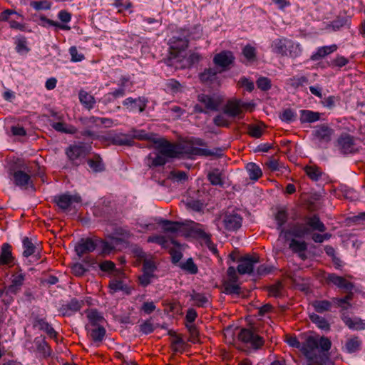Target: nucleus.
Instances as JSON below:
<instances>
[{
    "label": "nucleus",
    "instance_id": "nucleus-6",
    "mask_svg": "<svg viewBox=\"0 0 365 365\" xmlns=\"http://www.w3.org/2000/svg\"><path fill=\"white\" fill-rule=\"evenodd\" d=\"M240 341L245 343L251 344L252 346L255 349H259L264 344V339L259 336L255 331L250 329H242L238 334Z\"/></svg>",
    "mask_w": 365,
    "mask_h": 365
},
{
    "label": "nucleus",
    "instance_id": "nucleus-19",
    "mask_svg": "<svg viewBox=\"0 0 365 365\" xmlns=\"http://www.w3.org/2000/svg\"><path fill=\"white\" fill-rule=\"evenodd\" d=\"M318 341L312 336L308 337L306 343L302 348V350L303 351L304 354L307 357V360L317 356L315 354V351L318 349Z\"/></svg>",
    "mask_w": 365,
    "mask_h": 365
},
{
    "label": "nucleus",
    "instance_id": "nucleus-13",
    "mask_svg": "<svg viewBox=\"0 0 365 365\" xmlns=\"http://www.w3.org/2000/svg\"><path fill=\"white\" fill-rule=\"evenodd\" d=\"M363 341L361 338L356 335L347 337L341 349L343 351L351 354L359 352L361 350Z\"/></svg>",
    "mask_w": 365,
    "mask_h": 365
},
{
    "label": "nucleus",
    "instance_id": "nucleus-50",
    "mask_svg": "<svg viewBox=\"0 0 365 365\" xmlns=\"http://www.w3.org/2000/svg\"><path fill=\"white\" fill-rule=\"evenodd\" d=\"M226 113H222L217 115L213 118V123L215 125L219 127H228L230 125V121L226 117Z\"/></svg>",
    "mask_w": 365,
    "mask_h": 365
},
{
    "label": "nucleus",
    "instance_id": "nucleus-25",
    "mask_svg": "<svg viewBox=\"0 0 365 365\" xmlns=\"http://www.w3.org/2000/svg\"><path fill=\"white\" fill-rule=\"evenodd\" d=\"M328 279L334 284L336 285L340 288H343L346 291H351L354 288V284L351 282H348L344 277L337 276L336 274H330Z\"/></svg>",
    "mask_w": 365,
    "mask_h": 365
},
{
    "label": "nucleus",
    "instance_id": "nucleus-56",
    "mask_svg": "<svg viewBox=\"0 0 365 365\" xmlns=\"http://www.w3.org/2000/svg\"><path fill=\"white\" fill-rule=\"evenodd\" d=\"M244 56L249 61H255L256 58V50L254 47L247 45L242 50Z\"/></svg>",
    "mask_w": 365,
    "mask_h": 365
},
{
    "label": "nucleus",
    "instance_id": "nucleus-63",
    "mask_svg": "<svg viewBox=\"0 0 365 365\" xmlns=\"http://www.w3.org/2000/svg\"><path fill=\"white\" fill-rule=\"evenodd\" d=\"M186 206L194 211H200L203 207V204L200 200H189L186 202Z\"/></svg>",
    "mask_w": 365,
    "mask_h": 365
},
{
    "label": "nucleus",
    "instance_id": "nucleus-60",
    "mask_svg": "<svg viewBox=\"0 0 365 365\" xmlns=\"http://www.w3.org/2000/svg\"><path fill=\"white\" fill-rule=\"evenodd\" d=\"M257 87L262 91H267L271 88V81L268 78L260 77L257 81Z\"/></svg>",
    "mask_w": 365,
    "mask_h": 365
},
{
    "label": "nucleus",
    "instance_id": "nucleus-37",
    "mask_svg": "<svg viewBox=\"0 0 365 365\" xmlns=\"http://www.w3.org/2000/svg\"><path fill=\"white\" fill-rule=\"evenodd\" d=\"M249 177L252 180H257L262 175L260 168L254 163H249L246 165Z\"/></svg>",
    "mask_w": 365,
    "mask_h": 365
},
{
    "label": "nucleus",
    "instance_id": "nucleus-39",
    "mask_svg": "<svg viewBox=\"0 0 365 365\" xmlns=\"http://www.w3.org/2000/svg\"><path fill=\"white\" fill-rule=\"evenodd\" d=\"M22 243L24 249L23 252L24 257H28L35 254L37 247L32 242L31 239L26 237L23 239Z\"/></svg>",
    "mask_w": 365,
    "mask_h": 365
},
{
    "label": "nucleus",
    "instance_id": "nucleus-8",
    "mask_svg": "<svg viewBox=\"0 0 365 365\" xmlns=\"http://www.w3.org/2000/svg\"><path fill=\"white\" fill-rule=\"evenodd\" d=\"M86 329L94 342H101L106 336L105 327L99 321H89L85 326Z\"/></svg>",
    "mask_w": 365,
    "mask_h": 365
},
{
    "label": "nucleus",
    "instance_id": "nucleus-33",
    "mask_svg": "<svg viewBox=\"0 0 365 365\" xmlns=\"http://www.w3.org/2000/svg\"><path fill=\"white\" fill-rule=\"evenodd\" d=\"M201 58L200 55L198 53L192 52L190 53L189 56L187 58H185V55L184 54V58H182V61L180 62V65L178 66V68H189L194 65L195 63H197L200 61Z\"/></svg>",
    "mask_w": 365,
    "mask_h": 365
},
{
    "label": "nucleus",
    "instance_id": "nucleus-64",
    "mask_svg": "<svg viewBox=\"0 0 365 365\" xmlns=\"http://www.w3.org/2000/svg\"><path fill=\"white\" fill-rule=\"evenodd\" d=\"M71 269L73 274L78 277L83 276L85 274V272L88 270L87 268H86L83 264L80 263L74 264L71 267Z\"/></svg>",
    "mask_w": 365,
    "mask_h": 365
},
{
    "label": "nucleus",
    "instance_id": "nucleus-52",
    "mask_svg": "<svg viewBox=\"0 0 365 365\" xmlns=\"http://www.w3.org/2000/svg\"><path fill=\"white\" fill-rule=\"evenodd\" d=\"M247 129L249 135L253 138H259L263 133V130L259 125H248Z\"/></svg>",
    "mask_w": 365,
    "mask_h": 365
},
{
    "label": "nucleus",
    "instance_id": "nucleus-27",
    "mask_svg": "<svg viewBox=\"0 0 365 365\" xmlns=\"http://www.w3.org/2000/svg\"><path fill=\"white\" fill-rule=\"evenodd\" d=\"M163 226L164 230L168 232L175 233L181 230L184 226L183 222L170 221L168 220H161L159 222Z\"/></svg>",
    "mask_w": 365,
    "mask_h": 365
},
{
    "label": "nucleus",
    "instance_id": "nucleus-16",
    "mask_svg": "<svg viewBox=\"0 0 365 365\" xmlns=\"http://www.w3.org/2000/svg\"><path fill=\"white\" fill-rule=\"evenodd\" d=\"M147 103L148 100L144 97H139L138 98L129 97L123 102V105L125 106L129 111L138 110L140 113H142L145 110Z\"/></svg>",
    "mask_w": 365,
    "mask_h": 365
},
{
    "label": "nucleus",
    "instance_id": "nucleus-5",
    "mask_svg": "<svg viewBox=\"0 0 365 365\" xmlns=\"http://www.w3.org/2000/svg\"><path fill=\"white\" fill-rule=\"evenodd\" d=\"M153 143L156 145L158 152L166 159L176 158L181 153L176 145L164 138H155L153 140Z\"/></svg>",
    "mask_w": 365,
    "mask_h": 365
},
{
    "label": "nucleus",
    "instance_id": "nucleus-35",
    "mask_svg": "<svg viewBox=\"0 0 365 365\" xmlns=\"http://www.w3.org/2000/svg\"><path fill=\"white\" fill-rule=\"evenodd\" d=\"M14 180L16 185L24 187L29 185L31 177L24 171L18 170L14 173Z\"/></svg>",
    "mask_w": 365,
    "mask_h": 365
},
{
    "label": "nucleus",
    "instance_id": "nucleus-10",
    "mask_svg": "<svg viewBox=\"0 0 365 365\" xmlns=\"http://www.w3.org/2000/svg\"><path fill=\"white\" fill-rule=\"evenodd\" d=\"M250 105L240 99L229 101L224 106V113L230 117L235 118L242 113V108H248Z\"/></svg>",
    "mask_w": 365,
    "mask_h": 365
},
{
    "label": "nucleus",
    "instance_id": "nucleus-15",
    "mask_svg": "<svg viewBox=\"0 0 365 365\" xmlns=\"http://www.w3.org/2000/svg\"><path fill=\"white\" fill-rule=\"evenodd\" d=\"M168 334L171 337L170 343L172 350L175 353L184 352L187 346V344L183 339L182 334H178L173 329H169Z\"/></svg>",
    "mask_w": 365,
    "mask_h": 365
},
{
    "label": "nucleus",
    "instance_id": "nucleus-43",
    "mask_svg": "<svg viewBox=\"0 0 365 365\" xmlns=\"http://www.w3.org/2000/svg\"><path fill=\"white\" fill-rule=\"evenodd\" d=\"M51 126L56 131L63 133L74 134L77 131L76 128L72 125H70L68 128H66V124L62 122L53 123L51 124Z\"/></svg>",
    "mask_w": 365,
    "mask_h": 365
},
{
    "label": "nucleus",
    "instance_id": "nucleus-4",
    "mask_svg": "<svg viewBox=\"0 0 365 365\" xmlns=\"http://www.w3.org/2000/svg\"><path fill=\"white\" fill-rule=\"evenodd\" d=\"M336 146L343 155L352 154L359 151L354 136L346 133H341L338 138Z\"/></svg>",
    "mask_w": 365,
    "mask_h": 365
},
{
    "label": "nucleus",
    "instance_id": "nucleus-59",
    "mask_svg": "<svg viewBox=\"0 0 365 365\" xmlns=\"http://www.w3.org/2000/svg\"><path fill=\"white\" fill-rule=\"evenodd\" d=\"M237 85L245 88L249 92H252L255 88L254 83L246 77H242L239 80Z\"/></svg>",
    "mask_w": 365,
    "mask_h": 365
},
{
    "label": "nucleus",
    "instance_id": "nucleus-53",
    "mask_svg": "<svg viewBox=\"0 0 365 365\" xmlns=\"http://www.w3.org/2000/svg\"><path fill=\"white\" fill-rule=\"evenodd\" d=\"M310 232V230L304 225H300L293 228L292 234L294 237H302Z\"/></svg>",
    "mask_w": 365,
    "mask_h": 365
},
{
    "label": "nucleus",
    "instance_id": "nucleus-62",
    "mask_svg": "<svg viewBox=\"0 0 365 365\" xmlns=\"http://www.w3.org/2000/svg\"><path fill=\"white\" fill-rule=\"evenodd\" d=\"M289 81L291 86L296 88L307 83L308 78L306 76L293 77Z\"/></svg>",
    "mask_w": 365,
    "mask_h": 365
},
{
    "label": "nucleus",
    "instance_id": "nucleus-24",
    "mask_svg": "<svg viewBox=\"0 0 365 365\" xmlns=\"http://www.w3.org/2000/svg\"><path fill=\"white\" fill-rule=\"evenodd\" d=\"M34 344L36 346L37 351L43 357H47L51 354V349L46 341L45 338L40 336L34 339Z\"/></svg>",
    "mask_w": 365,
    "mask_h": 365
},
{
    "label": "nucleus",
    "instance_id": "nucleus-61",
    "mask_svg": "<svg viewBox=\"0 0 365 365\" xmlns=\"http://www.w3.org/2000/svg\"><path fill=\"white\" fill-rule=\"evenodd\" d=\"M14 296L13 294L9 293L4 288L0 289V298L6 305L10 304L14 301Z\"/></svg>",
    "mask_w": 365,
    "mask_h": 365
},
{
    "label": "nucleus",
    "instance_id": "nucleus-58",
    "mask_svg": "<svg viewBox=\"0 0 365 365\" xmlns=\"http://www.w3.org/2000/svg\"><path fill=\"white\" fill-rule=\"evenodd\" d=\"M31 6L36 10H46L51 8V4L47 0L31 2Z\"/></svg>",
    "mask_w": 365,
    "mask_h": 365
},
{
    "label": "nucleus",
    "instance_id": "nucleus-41",
    "mask_svg": "<svg viewBox=\"0 0 365 365\" xmlns=\"http://www.w3.org/2000/svg\"><path fill=\"white\" fill-rule=\"evenodd\" d=\"M333 301L329 302L327 300H315L312 302V304L314 309L319 313L329 311L332 305Z\"/></svg>",
    "mask_w": 365,
    "mask_h": 365
},
{
    "label": "nucleus",
    "instance_id": "nucleus-49",
    "mask_svg": "<svg viewBox=\"0 0 365 365\" xmlns=\"http://www.w3.org/2000/svg\"><path fill=\"white\" fill-rule=\"evenodd\" d=\"M133 138L139 140H150L153 142L155 140V135L153 133H146L144 130H133Z\"/></svg>",
    "mask_w": 365,
    "mask_h": 365
},
{
    "label": "nucleus",
    "instance_id": "nucleus-57",
    "mask_svg": "<svg viewBox=\"0 0 365 365\" xmlns=\"http://www.w3.org/2000/svg\"><path fill=\"white\" fill-rule=\"evenodd\" d=\"M199 224L196 225L195 227L192 229V232L196 234L200 238L204 240L205 242H209L211 235L205 232L202 228L199 227Z\"/></svg>",
    "mask_w": 365,
    "mask_h": 365
},
{
    "label": "nucleus",
    "instance_id": "nucleus-2",
    "mask_svg": "<svg viewBox=\"0 0 365 365\" xmlns=\"http://www.w3.org/2000/svg\"><path fill=\"white\" fill-rule=\"evenodd\" d=\"M334 134V129L324 123L315 126L312 132L314 140L317 141L318 146L322 148L327 147V145L331 141Z\"/></svg>",
    "mask_w": 365,
    "mask_h": 365
},
{
    "label": "nucleus",
    "instance_id": "nucleus-48",
    "mask_svg": "<svg viewBox=\"0 0 365 365\" xmlns=\"http://www.w3.org/2000/svg\"><path fill=\"white\" fill-rule=\"evenodd\" d=\"M305 171L309 178L314 181H317L322 174L320 170L317 167L314 166L306 167Z\"/></svg>",
    "mask_w": 365,
    "mask_h": 365
},
{
    "label": "nucleus",
    "instance_id": "nucleus-46",
    "mask_svg": "<svg viewBox=\"0 0 365 365\" xmlns=\"http://www.w3.org/2000/svg\"><path fill=\"white\" fill-rule=\"evenodd\" d=\"M288 218V215L284 210H280L275 215V220L277 223V229L283 232L282 226L285 224Z\"/></svg>",
    "mask_w": 365,
    "mask_h": 365
},
{
    "label": "nucleus",
    "instance_id": "nucleus-20",
    "mask_svg": "<svg viewBox=\"0 0 365 365\" xmlns=\"http://www.w3.org/2000/svg\"><path fill=\"white\" fill-rule=\"evenodd\" d=\"M289 247L294 253L297 254L301 259L305 260L307 258L305 254V251L307 250V244L304 241L292 239Z\"/></svg>",
    "mask_w": 365,
    "mask_h": 365
},
{
    "label": "nucleus",
    "instance_id": "nucleus-54",
    "mask_svg": "<svg viewBox=\"0 0 365 365\" xmlns=\"http://www.w3.org/2000/svg\"><path fill=\"white\" fill-rule=\"evenodd\" d=\"M237 282H227L225 283V293L227 294H239L240 287Z\"/></svg>",
    "mask_w": 365,
    "mask_h": 365
},
{
    "label": "nucleus",
    "instance_id": "nucleus-11",
    "mask_svg": "<svg viewBox=\"0 0 365 365\" xmlns=\"http://www.w3.org/2000/svg\"><path fill=\"white\" fill-rule=\"evenodd\" d=\"M97 248L96 238H82L75 247V251L79 257L91 252Z\"/></svg>",
    "mask_w": 365,
    "mask_h": 365
},
{
    "label": "nucleus",
    "instance_id": "nucleus-45",
    "mask_svg": "<svg viewBox=\"0 0 365 365\" xmlns=\"http://www.w3.org/2000/svg\"><path fill=\"white\" fill-rule=\"evenodd\" d=\"M141 323L138 325L139 330L144 334H148L154 331L155 329L158 328V325L152 323L151 321H138Z\"/></svg>",
    "mask_w": 365,
    "mask_h": 365
},
{
    "label": "nucleus",
    "instance_id": "nucleus-44",
    "mask_svg": "<svg viewBox=\"0 0 365 365\" xmlns=\"http://www.w3.org/2000/svg\"><path fill=\"white\" fill-rule=\"evenodd\" d=\"M289 43L287 45V55L294 58L299 56L302 51L300 44L291 39H289Z\"/></svg>",
    "mask_w": 365,
    "mask_h": 365
},
{
    "label": "nucleus",
    "instance_id": "nucleus-14",
    "mask_svg": "<svg viewBox=\"0 0 365 365\" xmlns=\"http://www.w3.org/2000/svg\"><path fill=\"white\" fill-rule=\"evenodd\" d=\"M234 56L232 52L228 51H222L216 54L213 58V63L221 68L220 69L222 72L228 68L234 61Z\"/></svg>",
    "mask_w": 365,
    "mask_h": 365
},
{
    "label": "nucleus",
    "instance_id": "nucleus-1",
    "mask_svg": "<svg viewBox=\"0 0 365 365\" xmlns=\"http://www.w3.org/2000/svg\"><path fill=\"white\" fill-rule=\"evenodd\" d=\"M189 36V31L182 29L169 40V55L164 59L168 66L178 68V63L182 61L185 50L188 47Z\"/></svg>",
    "mask_w": 365,
    "mask_h": 365
},
{
    "label": "nucleus",
    "instance_id": "nucleus-31",
    "mask_svg": "<svg viewBox=\"0 0 365 365\" xmlns=\"http://www.w3.org/2000/svg\"><path fill=\"white\" fill-rule=\"evenodd\" d=\"M185 326L190 333L188 341L195 344L199 341V331L195 321H186Z\"/></svg>",
    "mask_w": 365,
    "mask_h": 365
},
{
    "label": "nucleus",
    "instance_id": "nucleus-9",
    "mask_svg": "<svg viewBox=\"0 0 365 365\" xmlns=\"http://www.w3.org/2000/svg\"><path fill=\"white\" fill-rule=\"evenodd\" d=\"M259 262V257L246 255L239 260V264L237 268V272L240 274H254V265Z\"/></svg>",
    "mask_w": 365,
    "mask_h": 365
},
{
    "label": "nucleus",
    "instance_id": "nucleus-12",
    "mask_svg": "<svg viewBox=\"0 0 365 365\" xmlns=\"http://www.w3.org/2000/svg\"><path fill=\"white\" fill-rule=\"evenodd\" d=\"M225 228L228 231H236L242 225V217L236 212H227L222 220Z\"/></svg>",
    "mask_w": 365,
    "mask_h": 365
},
{
    "label": "nucleus",
    "instance_id": "nucleus-21",
    "mask_svg": "<svg viewBox=\"0 0 365 365\" xmlns=\"http://www.w3.org/2000/svg\"><path fill=\"white\" fill-rule=\"evenodd\" d=\"M289 43V39L287 38H277L272 43V51L282 56H287V45Z\"/></svg>",
    "mask_w": 365,
    "mask_h": 365
},
{
    "label": "nucleus",
    "instance_id": "nucleus-29",
    "mask_svg": "<svg viewBox=\"0 0 365 365\" xmlns=\"http://www.w3.org/2000/svg\"><path fill=\"white\" fill-rule=\"evenodd\" d=\"M207 179L212 185H219L222 187L224 185L222 173L220 169L215 168L207 174Z\"/></svg>",
    "mask_w": 365,
    "mask_h": 365
},
{
    "label": "nucleus",
    "instance_id": "nucleus-38",
    "mask_svg": "<svg viewBox=\"0 0 365 365\" xmlns=\"http://www.w3.org/2000/svg\"><path fill=\"white\" fill-rule=\"evenodd\" d=\"M168 162V159L162 155L159 152L155 154L154 156L150 155L148 157V165L149 167H157L164 165Z\"/></svg>",
    "mask_w": 365,
    "mask_h": 365
},
{
    "label": "nucleus",
    "instance_id": "nucleus-34",
    "mask_svg": "<svg viewBox=\"0 0 365 365\" xmlns=\"http://www.w3.org/2000/svg\"><path fill=\"white\" fill-rule=\"evenodd\" d=\"M112 144L116 145H131L133 143L132 138L128 135L120 133L116 134L110 138Z\"/></svg>",
    "mask_w": 365,
    "mask_h": 365
},
{
    "label": "nucleus",
    "instance_id": "nucleus-47",
    "mask_svg": "<svg viewBox=\"0 0 365 365\" xmlns=\"http://www.w3.org/2000/svg\"><path fill=\"white\" fill-rule=\"evenodd\" d=\"M181 269L185 270L190 274H195L197 273L198 269L197 265L194 263L192 258H189L186 260L185 262H183L180 264Z\"/></svg>",
    "mask_w": 365,
    "mask_h": 365
},
{
    "label": "nucleus",
    "instance_id": "nucleus-32",
    "mask_svg": "<svg viewBox=\"0 0 365 365\" xmlns=\"http://www.w3.org/2000/svg\"><path fill=\"white\" fill-rule=\"evenodd\" d=\"M307 225L310 227L312 230H317L321 232H323L327 230L324 224L320 220L319 217L316 215L307 219Z\"/></svg>",
    "mask_w": 365,
    "mask_h": 365
},
{
    "label": "nucleus",
    "instance_id": "nucleus-7",
    "mask_svg": "<svg viewBox=\"0 0 365 365\" xmlns=\"http://www.w3.org/2000/svg\"><path fill=\"white\" fill-rule=\"evenodd\" d=\"M88 153V148L83 145H70L66 150V154L73 165L78 166L81 159Z\"/></svg>",
    "mask_w": 365,
    "mask_h": 365
},
{
    "label": "nucleus",
    "instance_id": "nucleus-18",
    "mask_svg": "<svg viewBox=\"0 0 365 365\" xmlns=\"http://www.w3.org/2000/svg\"><path fill=\"white\" fill-rule=\"evenodd\" d=\"M197 100L205 106V108L207 111H217L218 110L220 105V101L219 98L203 93L198 95Z\"/></svg>",
    "mask_w": 365,
    "mask_h": 365
},
{
    "label": "nucleus",
    "instance_id": "nucleus-3",
    "mask_svg": "<svg viewBox=\"0 0 365 365\" xmlns=\"http://www.w3.org/2000/svg\"><path fill=\"white\" fill-rule=\"evenodd\" d=\"M53 200L63 211L74 210L82 202L81 197L78 194L71 195L69 192L56 195Z\"/></svg>",
    "mask_w": 365,
    "mask_h": 365
},
{
    "label": "nucleus",
    "instance_id": "nucleus-28",
    "mask_svg": "<svg viewBox=\"0 0 365 365\" xmlns=\"http://www.w3.org/2000/svg\"><path fill=\"white\" fill-rule=\"evenodd\" d=\"M320 118V113L314 112L309 110H300V121L304 123H314L319 120Z\"/></svg>",
    "mask_w": 365,
    "mask_h": 365
},
{
    "label": "nucleus",
    "instance_id": "nucleus-26",
    "mask_svg": "<svg viewBox=\"0 0 365 365\" xmlns=\"http://www.w3.org/2000/svg\"><path fill=\"white\" fill-rule=\"evenodd\" d=\"M34 327L46 332L50 338L57 339L58 333L46 321H35Z\"/></svg>",
    "mask_w": 365,
    "mask_h": 365
},
{
    "label": "nucleus",
    "instance_id": "nucleus-23",
    "mask_svg": "<svg viewBox=\"0 0 365 365\" xmlns=\"http://www.w3.org/2000/svg\"><path fill=\"white\" fill-rule=\"evenodd\" d=\"M221 72L218 68H209L200 73L199 77L202 83H212L217 79V75Z\"/></svg>",
    "mask_w": 365,
    "mask_h": 365
},
{
    "label": "nucleus",
    "instance_id": "nucleus-51",
    "mask_svg": "<svg viewBox=\"0 0 365 365\" xmlns=\"http://www.w3.org/2000/svg\"><path fill=\"white\" fill-rule=\"evenodd\" d=\"M88 164L90 166V168L96 173L101 172L105 169L104 165L99 157H98L96 160H88Z\"/></svg>",
    "mask_w": 365,
    "mask_h": 365
},
{
    "label": "nucleus",
    "instance_id": "nucleus-55",
    "mask_svg": "<svg viewBox=\"0 0 365 365\" xmlns=\"http://www.w3.org/2000/svg\"><path fill=\"white\" fill-rule=\"evenodd\" d=\"M346 325L352 330L361 331L365 329L364 321H345Z\"/></svg>",
    "mask_w": 365,
    "mask_h": 365
},
{
    "label": "nucleus",
    "instance_id": "nucleus-36",
    "mask_svg": "<svg viewBox=\"0 0 365 365\" xmlns=\"http://www.w3.org/2000/svg\"><path fill=\"white\" fill-rule=\"evenodd\" d=\"M80 102L88 110L93 108L96 103L95 98L84 91H81L79 93Z\"/></svg>",
    "mask_w": 365,
    "mask_h": 365
},
{
    "label": "nucleus",
    "instance_id": "nucleus-40",
    "mask_svg": "<svg viewBox=\"0 0 365 365\" xmlns=\"http://www.w3.org/2000/svg\"><path fill=\"white\" fill-rule=\"evenodd\" d=\"M185 153L192 155H200V156H212L215 153L206 148H200L195 146H190L185 151Z\"/></svg>",
    "mask_w": 365,
    "mask_h": 365
},
{
    "label": "nucleus",
    "instance_id": "nucleus-17",
    "mask_svg": "<svg viewBox=\"0 0 365 365\" xmlns=\"http://www.w3.org/2000/svg\"><path fill=\"white\" fill-rule=\"evenodd\" d=\"M83 304V301L72 299L69 303L63 305L58 310V316L61 317H71L73 313L79 311Z\"/></svg>",
    "mask_w": 365,
    "mask_h": 365
},
{
    "label": "nucleus",
    "instance_id": "nucleus-22",
    "mask_svg": "<svg viewBox=\"0 0 365 365\" xmlns=\"http://www.w3.org/2000/svg\"><path fill=\"white\" fill-rule=\"evenodd\" d=\"M13 259L11 245L9 243H4L1 247L0 265L9 264Z\"/></svg>",
    "mask_w": 365,
    "mask_h": 365
},
{
    "label": "nucleus",
    "instance_id": "nucleus-42",
    "mask_svg": "<svg viewBox=\"0 0 365 365\" xmlns=\"http://www.w3.org/2000/svg\"><path fill=\"white\" fill-rule=\"evenodd\" d=\"M97 248L101 249V253L103 255L109 254L114 250V245L112 242L104 241L96 238Z\"/></svg>",
    "mask_w": 365,
    "mask_h": 365
},
{
    "label": "nucleus",
    "instance_id": "nucleus-30",
    "mask_svg": "<svg viewBox=\"0 0 365 365\" xmlns=\"http://www.w3.org/2000/svg\"><path fill=\"white\" fill-rule=\"evenodd\" d=\"M337 48V46L334 44L329 46H322L318 48L317 52L312 55L311 60L312 61H318L322 58L325 57L326 56L331 53L335 51Z\"/></svg>",
    "mask_w": 365,
    "mask_h": 365
}]
</instances>
